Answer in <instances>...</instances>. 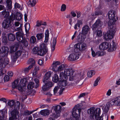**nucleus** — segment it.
Here are the masks:
<instances>
[{
  "label": "nucleus",
  "mask_w": 120,
  "mask_h": 120,
  "mask_svg": "<svg viewBox=\"0 0 120 120\" xmlns=\"http://www.w3.org/2000/svg\"><path fill=\"white\" fill-rule=\"evenodd\" d=\"M7 106L8 108L13 109L10 112L11 116L9 120H17L19 117L18 110L20 108V103L17 101L15 102V100H8Z\"/></svg>",
  "instance_id": "obj_1"
},
{
  "label": "nucleus",
  "mask_w": 120,
  "mask_h": 120,
  "mask_svg": "<svg viewBox=\"0 0 120 120\" xmlns=\"http://www.w3.org/2000/svg\"><path fill=\"white\" fill-rule=\"evenodd\" d=\"M1 48L3 52H1L0 49V67L3 68L9 63V59L5 56L6 53L8 52V48L5 46L2 47Z\"/></svg>",
  "instance_id": "obj_2"
},
{
  "label": "nucleus",
  "mask_w": 120,
  "mask_h": 120,
  "mask_svg": "<svg viewBox=\"0 0 120 120\" xmlns=\"http://www.w3.org/2000/svg\"><path fill=\"white\" fill-rule=\"evenodd\" d=\"M118 19V17H116V19H110L109 21L108 24L109 26V29L107 33L104 36V38L105 39L107 40L112 39V38L115 31L113 28L114 22L116 21Z\"/></svg>",
  "instance_id": "obj_3"
},
{
  "label": "nucleus",
  "mask_w": 120,
  "mask_h": 120,
  "mask_svg": "<svg viewBox=\"0 0 120 120\" xmlns=\"http://www.w3.org/2000/svg\"><path fill=\"white\" fill-rule=\"evenodd\" d=\"M64 75H64L67 76H70L69 80L70 81H74L75 82H71V86H74L77 85L79 83V80L76 76H74L73 74L74 71L71 68H65L64 70Z\"/></svg>",
  "instance_id": "obj_4"
},
{
  "label": "nucleus",
  "mask_w": 120,
  "mask_h": 120,
  "mask_svg": "<svg viewBox=\"0 0 120 120\" xmlns=\"http://www.w3.org/2000/svg\"><path fill=\"white\" fill-rule=\"evenodd\" d=\"M19 82L18 79L15 80L12 83V87L14 88H16L19 91L22 93L26 90L25 87L27 81L26 79L24 78L21 79L19 83Z\"/></svg>",
  "instance_id": "obj_5"
},
{
  "label": "nucleus",
  "mask_w": 120,
  "mask_h": 120,
  "mask_svg": "<svg viewBox=\"0 0 120 120\" xmlns=\"http://www.w3.org/2000/svg\"><path fill=\"white\" fill-rule=\"evenodd\" d=\"M101 112L100 108H97L95 109L94 107L90 108L87 111L88 114H90V118L91 120H102V117L100 116Z\"/></svg>",
  "instance_id": "obj_6"
},
{
  "label": "nucleus",
  "mask_w": 120,
  "mask_h": 120,
  "mask_svg": "<svg viewBox=\"0 0 120 120\" xmlns=\"http://www.w3.org/2000/svg\"><path fill=\"white\" fill-rule=\"evenodd\" d=\"M15 30L16 31H19L16 33L17 40L19 42L22 43L25 46H27L28 45V42L25 38H23L24 34L22 31V28L19 27H17Z\"/></svg>",
  "instance_id": "obj_7"
},
{
  "label": "nucleus",
  "mask_w": 120,
  "mask_h": 120,
  "mask_svg": "<svg viewBox=\"0 0 120 120\" xmlns=\"http://www.w3.org/2000/svg\"><path fill=\"white\" fill-rule=\"evenodd\" d=\"M32 51L34 54L42 56L47 52V49L45 45L43 44H42L40 49L38 47H34Z\"/></svg>",
  "instance_id": "obj_8"
},
{
  "label": "nucleus",
  "mask_w": 120,
  "mask_h": 120,
  "mask_svg": "<svg viewBox=\"0 0 120 120\" xmlns=\"http://www.w3.org/2000/svg\"><path fill=\"white\" fill-rule=\"evenodd\" d=\"M7 6V10L8 11H6V10L3 11L2 12V15L3 16L4 15V18H8L9 15V11H11L12 8V2L11 0H6Z\"/></svg>",
  "instance_id": "obj_9"
},
{
  "label": "nucleus",
  "mask_w": 120,
  "mask_h": 120,
  "mask_svg": "<svg viewBox=\"0 0 120 120\" xmlns=\"http://www.w3.org/2000/svg\"><path fill=\"white\" fill-rule=\"evenodd\" d=\"M74 47L75 52H79V51H82L85 50L87 48V45L84 43H78L75 45Z\"/></svg>",
  "instance_id": "obj_10"
},
{
  "label": "nucleus",
  "mask_w": 120,
  "mask_h": 120,
  "mask_svg": "<svg viewBox=\"0 0 120 120\" xmlns=\"http://www.w3.org/2000/svg\"><path fill=\"white\" fill-rule=\"evenodd\" d=\"M63 72H60V80L58 85L60 86V87L65 86L67 84L66 81L68 79L67 77L65 75H64L63 76Z\"/></svg>",
  "instance_id": "obj_11"
},
{
  "label": "nucleus",
  "mask_w": 120,
  "mask_h": 120,
  "mask_svg": "<svg viewBox=\"0 0 120 120\" xmlns=\"http://www.w3.org/2000/svg\"><path fill=\"white\" fill-rule=\"evenodd\" d=\"M79 53L78 52H74L71 54L68 57V59L69 61H75L79 58Z\"/></svg>",
  "instance_id": "obj_12"
},
{
  "label": "nucleus",
  "mask_w": 120,
  "mask_h": 120,
  "mask_svg": "<svg viewBox=\"0 0 120 120\" xmlns=\"http://www.w3.org/2000/svg\"><path fill=\"white\" fill-rule=\"evenodd\" d=\"M81 111V109L80 108V105L79 104H78L75 105L73 109L72 112V116H75V115H80V112Z\"/></svg>",
  "instance_id": "obj_13"
},
{
  "label": "nucleus",
  "mask_w": 120,
  "mask_h": 120,
  "mask_svg": "<svg viewBox=\"0 0 120 120\" xmlns=\"http://www.w3.org/2000/svg\"><path fill=\"white\" fill-rule=\"evenodd\" d=\"M103 24V23L100 19L97 20L92 26V29L96 31L99 28H100Z\"/></svg>",
  "instance_id": "obj_14"
},
{
  "label": "nucleus",
  "mask_w": 120,
  "mask_h": 120,
  "mask_svg": "<svg viewBox=\"0 0 120 120\" xmlns=\"http://www.w3.org/2000/svg\"><path fill=\"white\" fill-rule=\"evenodd\" d=\"M45 84L42 87V90L43 91H46L49 90L52 86V83L48 80L43 82Z\"/></svg>",
  "instance_id": "obj_15"
},
{
  "label": "nucleus",
  "mask_w": 120,
  "mask_h": 120,
  "mask_svg": "<svg viewBox=\"0 0 120 120\" xmlns=\"http://www.w3.org/2000/svg\"><path fill=\"white\" fill-rule=\"evenodd\" d=\"M11 22L9 18H6L2 22V26L4 29H7L11 25Z\"/></svg>",
  "instance_id": "obj_16"
},
{
  "label": "nucleus",
  "mask_w": 120,
  "mask_h": 120,
  "mask_svg": "<svg viewBox=\"0 0 120 120\" xmlns=\"http://www.w3.org/2000/svg\"><path fill=\"white\" fill-rule=\"evenodd\" d=\"M86 37V35L82 33L81 34V33L79 34L77 37V41L79 42L83 41L85 40Z\"/></svg>",
  "instance_id": "obj_17"
},
{
  "label": "nucleus",
  "mask_w": 120,
  "mask_h": 120,
  "mask_svg": "<svg viewBox=\"0 0 120 120\" xmlns=\"http://www.w3.org/2000/svg\"><path fill=\"white\" fill-rule=\"evenodd\" d=\"M109 48V44L106 42L102 43L99 45V49L101 50H104Z\"/></svg>",
  "instance_id": "obj_18"
},
{
  "label": "nucleus",
  "mask_w": 120,
  "mask_h": 120,
  "mask_svg": "<svg viewBox=\"0 0 120 120\" xmlns=\"http://www.w3.org/2000/svg\"><path fill=\"white\" fill-rule=\"evenodd\" d=\"M19 43H17L14 45H13L10 48V52L11 53H12L17 50L19 46Z\"/></svg>",
  "instance_id": "obj_19"
},
{
  "label": "nucleus",
  "mask_w": 120,
  "mask_h": 120,
  "mask_svg": "<svg viewBox=\"0 0 120 120\" xmlns=\"http://www.w3.org/2000/svg\"><path fill=\"white\" fill-rule=\"evenodd\" d=\"M91 50L92 52V54L94 57L96 56H101L104 55V53L103 51H98L95 53L94 51L93 50L92 48L91 49Z\"/></svg>",
  "instance_id": "obj_20"
},
{
  "label": "nucleus",
  "mask_w": 120,
  "mask_h": 120,
  "mask_svg": "<svg viewBox=\"0 0 120 120\" xmlns=\"http://www.w3.org/2000/svg\"><path fill=\"white\" fill-rule=\"evenodd\" d=\"M116 12L114 10H112L109 11L108 12V16L109 19H116V16H115Z\"/></svg>",
  "instance_id": "obj_21"
},
{
  "label": "nucleus",
  "mask_w": 120,
  "mask_h": 120,
  "mask_svg": "<svg viewBox=\"0 0 120 120\" xmlns=\"http://www.w3.org/2000/svg\"><path fill=\"white\" fill-rule=\"evenodd\" d=\"M89 29V28L88 26L87 25L85 26L82 28V33L86 35V34L88 33Z\"/></svg>",
  "instance_id": "obj_22"
},
{
  "label": "nucleus",
  "mask_w": 120,
  "mask_h": 120,
  "mask_svg": "<svg viewBox=\"0 0 120 120\" xmlns=\"http://www.w3.org/2000/svg\"><path fill=\"white\" fill-rule=\"evenodd\" d=\"M114 105L117 106H120V97H118L112 100Z\"/></svg>",
  "instance_id": "obj_23"
},
{
  "label": "nucleus",
  "mask_w": 120,
  "mask_h": 120,
  "mask_svg": "<svg viewBox=\"0 0 120 120\" xmlns=\"http://www.w3.org/2000/svg\"><path fill=\"white\" fill-rule=\"evenodd\" d=\"M51 74L52 73L50 71H49L46 73L44 76L43 82L48 80L51 76Z\"/></svg>",
  "instance_id": "obj_24"
},
{
  "label": "nucleus",
  "mask_w": 120,
  "mask_h": 120,
  "mask_svg": "<svg viewBox=\"0 0 120 120\" xmlns=\"http://www.w3.org/2000/svg\"><path fill=\"white\" fill-rule=\"evenodd\" d=\"M40 114L42 115L46 116L49 115L50 113V111L48 109L41 110L40 112Z\"/></svg>",
  "instance_id": "obj_25"
},
{
  "label": "nucleus",
  "mask_w": 120,
  "mask_h": 120,
  "mask_svg": "<svg viewBox=\"0 0 120 120\" xmlns=\"http://www.w3.org/2000/svg\"><path fill=\"white\" fill-rule=\"evenodd\" d=\"M68 66L67 64H62L58 68L57 71L59 72L62 71L64 68L65 69Z\"/></svg>",
  "instance_id": "obj_26"
},
{
  "label": "nucleus",
  "mask_w": 120,
  "mask_h": 120,
  "mask_svg": "<svg viewBox=\"0 0 120 120\" xmlns=\"http://www.w3.org/2000/svg\"><path fill=\"white\" fill-rule=\"evenodd\" d=\"M53 109L56 112L60 113L61 110V107L60 105H58L53 107Z\"/></svg>",
  "instance_id": "obj_27"
},
{
  "label": "nucleus",
  "mask_w": 120,
  "mask_h": 120,
  "mask_svg": "<svg viewBox=\"0 0 120 120\" xmlns=\"http://www.w3.org/2000/svg\"><path fill=\"white\" fill-rule=\"evenodd\" d=\"M102 12L99 9H96L94 13H93L92 15L95 16L101 15L102 14Z\"/></svg>",
  "instance_id": "obj_28"
},
{
  "label": "nucleus",
  "mask_w": 120,
  "mask_h": 120,
  "mask_svg": "<svg viewBox=\"0 0 120 120\" xmlns=\"http://www.w3.org/2000/svg\"><path fill=\"white\" fill-rule=\"evenodd\" d=\"M37 0H30L28 2V5L30 7H33L36 4Z\"/></svg>",
  "instance_id": "obj_29"
},
{
  "label": "nucleus",
  "mask_w": 120,
  "mask_h": 120,
  "mask_svg": "<svg viewBox=\"0 0 120 120\" xmlns=\"http://www.w3.org/2000/svg\"><path fill=\"white\" fill-rule=\"evenodd\" d=\"M45 34V39L44 42L47 43L48 41L49 35V31L48 29L46 31Z\"/></svg>",
  "instance_id": "obj_30"
},
{
  "label": "nucleus",
  "mask_w": 120,
  "mask_h": 120,
  "mask_svg": "<svg viewBox=\"0 0 120 120\" xmlns=\"http://www.w3.org/2000/svg\"><path fill=\"white\" fill-rule=\"evenodd\" d=\"M114 105V103L112 100L107 103L105 107V108L107 109V110H109V108L111 106Z\"/></svg>",
  "instance_id": "obj_31"
},
{
  "label": "nucleus",
  "mask_w": 120,
  "mask_h": 120,
  "mask_svg": "<svg viewBox=\"0 0 120 120\" xmlns=\"http://www.w3.org/2000/svg\"><path fill=\"white\" fill-rule=\"evenodd\" d=\"M8 38L9 40L10 41H13L15 39V36L11 33L8 34Z\"/></svg>",
  "instance_id": "obj_32"
},
{
  "label": "nucleus",
  "mask_w": 120,
  "mask_h": 120,
  "mask_svg": "<svg viewBox=\"0 0 120 120\" xmlns=\"http://www.w3.org/2000/svg\"><path fill=\"white\" fill-rule=\"evenodd\" d=\"M57 36L54 37L53 38V42L52 43V50L53 51L55 49V47L56 42V39Z\"/></svg>",
  "instance_id": "obj_33"
},
{
  "label": "nucleus",
  "mask_w": 120,
  "mask_h": 120,
  "mask_svg": "<svg viewBox=\"0 0 120 120\" xmlns=\"http://www.w3.org/2000/svg\"><path fill=\"white\" fill-rule=\"evenodd\" d=\"M60 78H59L58 76L56 74H55L52 78V80L53 81L56 83L57 82L60 80Z\"/></svg>",
  "instance_id": "obj_34"
},
{
  "label": "nucleus",
  "mask_w": 120,
  "mask_h": 120,
  "mask_svg": "<svg viewBox=\"0 0 120 120\" xmlns=\"http://www.w3.org/2000/svg\"><path fill=\"white\" fill-rule=\"evenodd\" d=\"M117 48V46L115 44H113L111 45H110V47H109V51H112L115 50Z\"/></svg>",
  "instance_id": "obj_35"
},
{
  "label": "nucleus",
  "mask_w": 120,
  "mask_h": 120,
  "mask_svg": "<svg viewBox=\"0 0 120 120\" xmlns=\"http://www.w3.org/2000/svg\"><path fill=\"white\" fill-rule=\"evenodd\" d=\"M38 109V108H37L36 110H33L31 112H30L28 110H25L23 112V115L24 116H26L28 115H30L35 111H37Z\"/></svg>",
  "instance_id": "obj_36"
},
{
  "label": "nucleus",
  "mask_w": 120,
  "mask_h": 120,
  "mask_svg": "<svg viewBox=\"0 0 120 120\" xmlns=\"http://www.w3.org/2000/svg\"><path fill=\"white\" fill-rule=\"evenodd\" d=\"M16 19L17 20L19 21L22 19V15L20 13H16Z\"/></svg>",
  "instance_id": "obj_37"
},
{
  "label": "nucleus",
  "mask_w": 120,
  "mask_h": 120,
  "mask_svg": "<svg viewBox=\"0 0 120 120\" xmlns=\"http://www.w3.org/2000/svg\"><path fill=\"white\" fill-rule=\"evenodd\" d=\"M27 63L28 64H31L30 65H32V67L35 64V61L33 58H30L28 60Z\"/></svg>",
  "instance_id": "obj_38"
},
{
  "label": "nucleus",
  "mask_w": 120,
  "mask_h": 120,
  "mask_svg": "<svg viewBox=\"0 0 120 120\" xmlns=\"http://www.w3.org/2000/svg\"><path fill=\"white\" fill-rule=\"evenodd\" d=\"M34 86V83L33 82H30L27 85V88L29 89H30L33 88Z\"/></svg>",
  "instance_id": "obj_39"
},
{
  "label": "nucleus",
  "mask_w": 120,
  "mask_h": 120,
  "mask_svg": "<svg viewBox=\"0 0 120 120\" xmlns=\"http://www.w3.org/2000/svg\"><path fill=\"white\" fill-rule=\"evenodd\" d=\"M44 36V34L42 33L38 34L36 35V37L38 40L42 39L43 38Z\"/></svg>",
  "instance_id": "obj_40"
},
{
  "label": "nucleus",
  "mask_w": 120,
  "mask_h": 120,
  "mask_svg": "<svg viewBox=\"0 0 120 120\" xmlns=\"http://www.w3.org/2000/svg\"><path fill=\"white\" fill-rule=\"evenodd\" d=\"M95 72L94 71H90L88 72L87 75L88 77H91L95 74Z\"/></svg>",
  "instance_id": "obj_41"
},
{
  "label": "nucleus",
  "mask_w": 120,
  "mask_h": 120,
  "mask_svg": "<svg viewBox=\"0 0 120 120\" xmlns=\"http://www.w3.org/2000/svg\"><path fill=\"white\" fill-rule=\"evenodd\" d=\"M4 113L2 111L0 112V120H6L4 119Z\"/></svg>",
  "instance_id": "obj_42"
},
{
  "label": "nucleus",
  "mask_w": 120,
  "mask_h": 120,
  "mask_svg": "<svg viewBox=\"0 0 120 120\" xmlns=\"http://www.w3.org/2000/svg\"><path fill=\"white\" fill-rule=\"evenodd\" d=\"M14 6L15 8H20V9L21 10H22L23 9V8L22 7L20 8V5L19 4L17 3H16L15 4Z\"/></svg>",
  "instance_id": "obj_43"
},
{
  "label": "nucleus",
  "mask_w": 120,
  "mask_h": 120,
  "mask_svg": "<svg viewBox=\"0 0 120 120\" xmlns=\"http://www.w3.org/2000/svg\"><path fill=\"white\" fill-rule=\"evenodd\" d=\"M36 38L34 36H31L30 39V41L31 43L33 44L35 43L36 41Z\"/></svg>",
  "instance_id": "obj_44"
},
{
  "label": "nucleus",
  "mask_w": 120,
  "mask_h": 120,
  "mask_svg": "<svg viewBox=\"0 0 120 120\" xmlns=\"http://www.w3.org/2000/svg\"><path fill=\"white\" fill-rule=\"evenodd\" d=\"M34 81L35 82L36 84L35 86V88H37L39 86V85L38 84L39 83V81L37 79H34Z\"/></svg>",
  "instance_id": "obj_45"
},
{
  "label": "nucleus",
  "mask_w": 120,
  "mask_h": 120,
  "mask_svg": "<svg viewBox=\"0 0 120 120\" xmlns=\"http://www.w3.org/2000/svg\"><path fill=\"white\" fill-rule=\"evenodd\" d=\"M100 78L99 77H98L96 79V80L94 82V86H96L98 85V83L99 80H100Z\"/></svg>",
  "instance_id": "obj_46"
},
{
  "label": "nucleus",
  "mask_w": 120,
  "mask_h": 120,
  "mask_svg": "<svg viewBox=\"0 0 120 120\" xmlns=\"http://www.w3.org/2000/svg\"><path fill=\"white\" fill-rule=\"evenodd\" d=\"M9 19L11 21H13L16 19V16L14 14H12Z\"/></svg>",
  "instance_id": "obj_47"
},
{
  "label": "nucleus",
  "mask_w": 120,
  "mask_h": 120,
  "mask_svg": "<svg viewBox=\"0 0 120 120\" xmlns=\"http://www.w3.org/2000/svg\"><path fill=\"white\" fill-rule=\"evenodd\" d=\"M11 57L12 61L13 62L16 61L18 58L15 54L12 55Z\"/></svg>",
  "instance_id": "obj_48"
},
{
  "label": "nucleus",
  "mask_w": 120,
  "mask_h": 120,
  "mask_svg": "<svg viewBox=\"0 0 120 120\" xmlns=\"http://www.w3.org/2000/svg\"><path fill=\"white\" fill-rule=\"evenodd\" d=\"M22 53V51H21L19 50L16 52L15 54L18 58L21 55Z\"/></svg>",
  "instance_id": "obj_49"
},
{
  "label": "nucleus",
  "mask_w": 120,
  "mask_h": 120,
  "mask_svg": "<svg viewBox=\"0 0 120 120\" xmlns=\"http://www.w3.org/2000/svg\"><path fill=\"white\" fill-rule=\"evenodd\" d=\"M72 116L73 117V120H80V115H78V116L76 115H75V116Z\"/></svg>",
  "instance_id": "obj_50"
},
{
  "label": "nucleus",
  "mask_w": 120,
  "mask_h": 120,
  "mask_svg": "<svg viewBox=\"0 0 120 120\" xmlns=\"http://www.w3.org/2000/svg\"><path fill=\"white\" fill-rule=\"evenodd\" d=\"M60 62L59 61H56V62H53L52 66L54 67L55 66V68H57V66L60 64Z\"/></svg>",
  "instance_id": "obj_51"
},
{
  "label": "nucleus",
  "mask_w": 120,
  "mask_h": 120,
  "mask_svg": "<svg viewBox=\"0 0 120 120\" xmlns=\"http://www.w3.org/2000/svg\"><path fill=\"white\" fill-rule=\"evenodd\" d=\"M60 116V113H56L53 114V117L57 118L58 117Z\"/></svg>",
  "instance_id": "obj_52"
},
{
  "label": "nucleus",
  "mask_w": 120,
  "mask_h": 120,
  "mask_svg": "<svg viewBox=\"0 0 120 120\" xmlns=\"http://www.w3.org/2000/svg\"><path fill=\"white\" fill-rule=\"evenodd\" d=\"M32 67V65H30L28 67L24 69V71L26 73L28 72L29 70Z\"/></svg>",
  "instance_id": "obj_53"
},
{
  "label": "nucleus",
  "mask_w": 120,
  "mask_h": 120,
  "mask_svg": "<svg viewBox=\"0 0 120 120\" xmlns=\"http://www.w3.org/2000/svg\"><path fill=\"white\" fill-rule=\"evenodd\" d=\"M0 68H1L0 70V76H2L6 72V71L5 70L4 71L3 69H2L3 68H0Z\"/></svg>",
  "instance_id": "obj_54"
},
{
  "label": "nucleus",
  "mask_w": 120,
  "mask_h": 120,
  "mask_svg": "<svg viewBox=\"0 0 120 120\" xmlns=\"http://www.w3.org/2000/svg\"><path fill=\"white\" fill-rule=\"evenodd\" d=\"M59 88V87L58 86H56L54 88L53 90L54 93V94H55L57 93Z\"/></svg>",
  "instance_id": "obj_55"
},
{
  "label": "nucleus",
  "mask_w": 120,
  "mask_h": 120,
  "mask_svg": "<svg viewBox=\"0 0 120 120\" xmlns=\"http://www.w3.org/2000/svg\"><path fill=\"white\" fill-rule=\"evenodd\" d=\"M66 8V6L65 4H63L61 6V11H64L65 10Z\"/></svg>",
  "instance_id": "obj_56"
},
{
  "label": "nucleus",
  "mask_w": 120,
  "mask_h": 120,
  "mask_svg": "<svg viewBox=\"0 0 120 120\" xmlns=\"http://www.w3.org/2000/svg\"><path fill=\"white\" fill-rule=\"evenodd\" d=\"M88 94V93H84L81 94L78 97V98H80L84 97L86 95H87Z\"/></svg>",
  "instance_id": "obj_57"
},
{
  "label": "nucleus",
  "mask_w": 120,
  "mask_h": 120,
  "mask_svg": "<svg viewBox=\"0 0 120 120\" xmlns=\"http://www.w3.org/2000/svg\"><path fill=\"white\" fill-rule=\"evenodd\" d=\"M2 41L3 43H6L8 42L7 38L6 37H3L2 38Z\"/></svg>",
  "instance_id": "obj_58"
},
{
  "label": "nucleus",
  "mask_w": 120,
  "mask_h": 120,
  "mask_svg": "<svg viewBox=\"0 0 120 120\" xmlns=\"http://www.w3.org/2000/svg\"><path fill=\"white\" fill-rule=\"evenodd\" d=\"M25 28L26 31H27V30H29L30 29V24H27L25 26Z\"/></svg>",
  "instance_id": "obj_59"
},
{
  "label": "nucleus",
  "mask_w": 120,
  "mask_h": 120,
  "mask_svg": "<svg viewBox=\"0 0 120 120\" xmlns=\"http://www.w3.org/2000/svg\"><path fill=\"white\" fill-rule=\"evenodd\" d=\"M97 35L98 36L100 37L102 35V32L101 30H98L97 31Z\"/></svg>",
  "instance_id": "obj_60"
},
{
  "label": "nucleus",
  "mask_w": 120,
  "mask_h": 120,
  "mask_svg": "<svg viewBox=\"0 0 120 120\" xmlns=\"http://www.w3.org/2000/svg\"><path fill=\"white\" fill-rule=\"evenodd\" d=\"M92 14L89 17V18L91 20H93L94 19L96 18L95 16H93V15H92Z\"/></svg>",
  "instance_id": "obj_61"
},
{
  "label": "nucleus",
  "mask_w": 120,
  "mask_h": 120,
  "mask_svg": "<svg viewBox=\"0 0 120 120\" xmlns=\"http://www.w3.org/2000/svg\"><path fill=\"white\" fill-rule=\"evenodd\" d=\"M41 25V21L40 22L38 20L36 24V26L37 27H39Z\"/></svg>",
  "instance_id": "obj_62"
},
{
  "label": "nucleus",
  "mask_w": 120,
  "mask_h": 120,
  "mask_svg": "<svg viewBox=\"0 0 120 120\" xmlns=\"http://www.w3.org/2000/svg\"><path fill=\"white\" fill-rule=\"evenodd\" d=\"M75 12L77 14V17L78 18L79 17L81 14V12L80 11H76Z\"/></svg>",
  "instance_id": "obj_63"
},
{
  "label": "nucleus",
  "mask_w": 120,
  "mask_h": 120,
  "mask_svg": "<svg viewBox=\"0 0 120 120\" xmlns=\"http://www.w3.org/2000/svg\"><path fill=\"white\" fill-rule=\"evenodd\" d=\"M5 80H6L7 81H8L9 80V77L8 75H6L4 78Z\"/></svg>",
  "instance_id": "obj_64"
}]
</instances>
